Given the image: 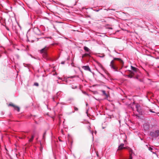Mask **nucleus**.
I'll return each mask as SVG.
<instances>
[{"instance_id": "obj_12", "label": "nucleus", "mask_w": 159, "mask_h": 159, "mask_svg": "<svg viewBox=\"0 0 159 159\" xmlns=\"http://www.w3.org/2000/svg\"><path fill=\"white\" fill-rule=\"evenodd\" d=\"M34 138V135H32L31 136V138L29 140V142H32L33 141Z\"/></svg>"}, {"instance_id": "obj_5", "label": "nucleus", "mask_w": 159, "mask_h": 159, "mask_svg": "<svg viewBox=\"0 0 159 159\" xmlns=\"http://www.w3.org/2000/svg\"><path fill=\"white\" fill-rule=\"evenodd\" d=\"M124 144L123 143H121L120 144V150H122L123 149H128L130 152H132V150L129 147H124Z\"/></svg>"}, {"instance_id": "obj_6", "label": "nucleus", "mask_w": 159, "mask_h": 159, "mask_svg": "<svg viewBox=\"0 0 159 159\" xmlns=\"http://www.w3.org/2000/svg\"><path fill=\"white\" fill-rule=\"evenodd\" d=\"M131 69L132 71H129V72H130L131 74H132L134 75V73L136 72L137 70V69L136 68L132 66H131Z\"/></svg>"}, {"instance_id": "obj_11", "label": "nucleus", "mask_w": 159, "mask_h": 159, "mask_svg": "<svg viewBox=\"0 0 159 159\" xmlns=\"http://www.w3.org/2000/svg\"><path fill=\"white\" fill-rule=\"evenodd\" d=\"M84 49L87 52H89L90 51V49L89 48L86 46H84Z\"/></svg>"}, {"instance_id": "obj_27", "label": "nucleus", "mask_w": 159, "mask_h": 159, "mask_svg": "<svg viewBox=\"0 0 159 159\" xmlns=\"http://www.w3.org/2000/svg\"><path fill=\"white\" fill-rule=\"evenodd\" d=\"M99 66L101 67V68L102 67V65L101 64H99Z\"/></svg>"}, {"instance_id": "obj_24", "label": "nucleus", "mask_w": 159, "mask_h": 159, "mask_svg": "<svg viewBox=\"0 0 159 159\" xmlns=\"http://www.w3.org/2000/svg\"><path fill=\"white\" fill-rule=\"evenodd\" d=\"M96 152V155H97V157H98V152Z\"/></svg>"}, {"instance_id": "obj_25", "label": "nucleus", "mask_w": 159, "mask_h": 159, "mask_svg": "<svg viewBox=\"0 0 159 159\" xmlns=\"http://www.w3.org/2000/svg\"><path fill=\"white\" fill-rule=\"evenodd\" d=\"M114 60H119V58H115L114 59Z\"/></svg>"}, {"instance_id": "obj_4", "label": "nucleus", "mask_w": 159, "mask_h": 159, "mask_svg": "<svg viewBox=\"0 0 159 159\" xmlns=\"http://www.w3.org/2000/svg\"><path fill=\"white\" fill-rule=\"evenodd\" d=\"M136 109L137 112L139 113V114L140 115H142V110H141L140 106L139 104H138L136 105Z\"/></svg>"}, {"instance_id": "obj_14", "label": "nucleus", "mask_w": 159, "mask_h": 159, "mask_svg": "<svg viewBox=\"0 0 159 159\" xmlns=\"http://www.w3.org/2000/svg\"><path fill=\"white\" fill-rule=\"evenodd\" d=\"M90 128H91V127H90V125L88 126V129H89V131L90 132V133H92V134H93V132L90 130Z\"/></svg>"}, {"instance_id": "obj_17", "label": "nucleus", "mask_w": 159, "mask_h": 159, "mask_svg": "<svg viewBox=\"0 0 159 159\" xmlns=\"http://www.w3.org/2000/svg\"><path fill=\"white\" fill-rule=\"evenodd\" d=\"M124 92L122 90H120V94H121V95H122L123 94H124Z\"/></svg>"}, {"instance_id": "obj_2", "label": "nucleus", "mask_w": 159, "mask_h": 159, "mask_svg": "<svg viewBox=\"0 0 159 159\" xmlns=\"http://www.w3.org/2000/svg\"><path fill=\"white\" fill-rule=\"evenodd\" d=\"M150 136L153 138H156L159 135V130H156L154 131L151 132L150 133Z\"/></svg>"}, {"instance_id": "obj_9", "label": "nucleus", "mask_w": 159, "mask_h": 159, "mask_svg": "<svg viewBox=\"0 0 159 159\" xmlns=\"http://www.w3.org/2000/svg\"><path fill=\"white\" fill-rule=\"evenodd\" d=\"M102 92L103 95H105L107 98L108 97V95L106 93V91L104 90H102Z\"/></svg>"}, {"instance_id": "obj_10", "label": "nucleus", "mask_w": 159, "mask_h": 159, "mask_svg": "<svg viewBox=\"0 0 159 159\" xmlns=\"http://www.w3.org/2000/svg\"><path fill=\"white\" fill-rule=\"evenodd\" d=\"M14 108L15 110L17 111L18 112H19L20 111V109L19 107L15 106Z\"/></svg>"}, {"instance_id": "obj_31", "label": "nucleus", "mask_w": 159, "mask_h": 159, "mask_svg": "<svg viewBox=\"0 0 159 159\" xmlns=\"http://www.w3.org/2000/svg\"><path fill=\"white\" fill-rule=\"evenodd\" d=\"M151 111V112H153V111Z\"/></svg>"}, {"instance_id": "obj_8", "label": "nucleus", "mask_w": 159, "mask_h": 159, "mask_svg": "<svg viewBox=\"0 0 159 159\" xmlns=\"http://www.w3.org/2000/svg\"><path fill=\"white\" fill-rule=\"evenodd\" d=\"M82 68L85 70H88L90 72H91V70L88 66H83Z\"/></svg>"}, {"instance_id": "obj_26", "label": "nucleus", "mask_w": 159, "mask_h": 159, "mask_svg": "<svg viewBox=\"0 0 159 159\" xmlns=\"http://www.w3.org/2000/svg\"><path fill=\"white\" fill-rule=\"evenodd\" d=\"M124 99H124V98H120V100H122V101L123 100H124Z\"/></svg>"}, {"instance_id": "obj_20", "label": "nucleus", "mask_w": 159, "mask_h": 159, "mask_svg": "<svg viewBox=\"0 0 159 159\" xmlns=\"http://www.w3.org/2000/svg\"><path fill=\"white\" fill-rule=\"evenodd\" d=\"M34 85L36 86H39V84L37 83H35L34 84Z\"/></svg>"}, {"instance_id": "obj_23", "label": "nucleus", "mask_w": 159, "mask_h": 159, "mask_svg": "<svg viewBox=\"0 0 159 159\" xmlns=\"http://www.w3.org/2000/svg\"><path fill=\"white\" fill-rule=\"evenodd\" d=\"M132 159V157L131 156V154L130 155V158L129 159Z\"/></svg>"}, {"instance_id": "obj_22", "label": "nucleus", "mask_w": 159, "mask_h": 159, "mask_svg": "<svg viewBox=\"0 0 159 159\" xmlns=\"http://www.w3.org/2000/svg\"><path fill=\"white\" fill-rule=\"evenodd\" d=\"M23 135L24 136L23 137L21 138V139H25V136L24 134H23Z\"/></svg>"}, {"instance_id": "obj_13", "label": "nucleus", "mask_w": 159, "mask_h": 159, "mask_svg": "<svg viewBox=\"0 0 159 159\" xmlns=\"http://www.w3.org/2000/svg\"><path fill=\"white\" fill-rule=\"evenodd\" d=\"M87 56H90V54L89 53H85L83 55L82 57H83Z\"/></svg>"}, {"instance_id": "obj_16", "label": "nucleus", "mask_w": 159, "mask_h": 159, "mask_svg": "<svg viewBox=\"0 0 159 159\" xmlns=\"http://www.w3.org/2000/svg\"><path fill=\"white\" fill-rule=\"evenodd\" d=\"M120 65H123L124 64V62H123V61L120 58Z\"/></svg>"}, {"instance_id": "obj_19", "label": "nucleus", "mask_w": 159, "mask_h": 159, "mask_svg": "<svg viewBox=\"0 0 159 159\" xmlns=\"http://www.w3.org/2000/svg\"><path fill=\"white\" fill-rule=\"evenodd\" d=\"M46 134V132H45L44 133V134H43V139L45 138Z\"/></svg>"}, {"instance_id": "obj_21", "label": "nucleus", "mask_w": 159, "mask_h": 159, "mask_svg": "<svg viewBox=\"0 0 159 159\" xmlns=\"http://www.w3.org/2000/svg\"><path fill=\"white\" fill-rule=\"evenodd\" d=\"M74 109L75 111H77L78 110V108L75 107H74Z\"/></svg>"}, {"instance_id": "obj_18", "label": "nucleus", "mask_w": 159, "mask_h": 159, "mask_svg": "<svg viewBox=\"0 0 159 159\" xmlns=\"http://www.w3.org/2000/svg\"><path fill=\"white\" fill-rule=\"evenodd\" d=\"M148 149L150 151L152 152V151L153 150V148H152L149 147L148 148Z\"/></svg>"}, {"instance_id": "obj_15", "label": "nucleus", "mask_w": 159, "mask_h": 159, "mask_svg": "<svg viewBox=\"0 0 159 159\" xmlns=\"http://www.w3.org/2000/svg\"><path fill=\"white\" fill-rule=\"evenodd\" d=\"M8 106H11L13 107H14L15 106V105H14L13 103H9L8 105Z\"/></svg>"}, {"instance_id": "obj_1", "label": "nucleus", "mask_w": 159, "mask_h": 159, "mask_svg": "<svg viewBox=\"0 0 159 159\" xmlns=\"http://www.w3.org/2000/svg\"><path fill=\"white\" fill-rule=\"evenodd\" d=\"M48 49V47L45 46L44 48L39 51V52L41 54L43 57L46 60L48 59L47 51Z\"/></svg>"}, {"instance_id": "obj_7", "label": "nucleus", "mask_w": 159, "mask_h": 159, "mask_svg": "<svg viewBox=\"0 0 159 159\" xmlns=\"http://www.w3.org/2000/svg\"><path fill=\"white\" fill-rule=\"evenodd\" d=\"M143 128L145 131L148 130L149 128V124L144 123L143 125Z\"/></svg>"}, {"instance_id": "obj_3", "label": "nucleus", "mask_w": 159, "mask_h": 159, "mask_svg": "<svg viewBox=\"0 0 159 159\" xmlns=\"http://www.w3.org/2000/svg\"><path fill=\"white\" fill-rule=\"evenodd\" d=\"M110 66L111 67V68L114 70V71H116L117 70V68L115 65L113 60H112L111 62Z\"/></svg>"}, {"instance_id": "obj_28", "label": "nucleus", "mask_w": 159, "mask_h": 159, "mask_svg": "<svg viewBox=\"0 0 159 159\" xmlns=\"http://www.w3.org/2000/svg\"><path fill=\"white\" fill-rule=\"evenodd\" d=\"M119 150V146H118V149H117V150H118H118Z\"/></svg>"}, {"instance_id": "obj_29", "label": "nucleus", "mask_w": 159, "mask_h": 159, "mask_svg": "<svg viewBox=\"0 0 159 159\" xmlns=\"http://www.w3.org/2000/svg\"><path fill=\"white\" fill-rule=\"evenodd\" d=\"M77 88V87L76 86L75 87H74V88L72 87L73 89H75V88Z\"/></svg>"}, {"instance_id": "obj_30", "label": "nucleus", "mask_w": 159, "mask_h": 159, "mask_svg": "<svg viewBox=\"0 0 159 159\" xmlns=\"http://www.w3.org/2000/svg\"><path fill=\"white\" fill-rule=\"evenodd\" d=\"M76 77H79V76H76Z\"/></svg>"}]
</instances>
